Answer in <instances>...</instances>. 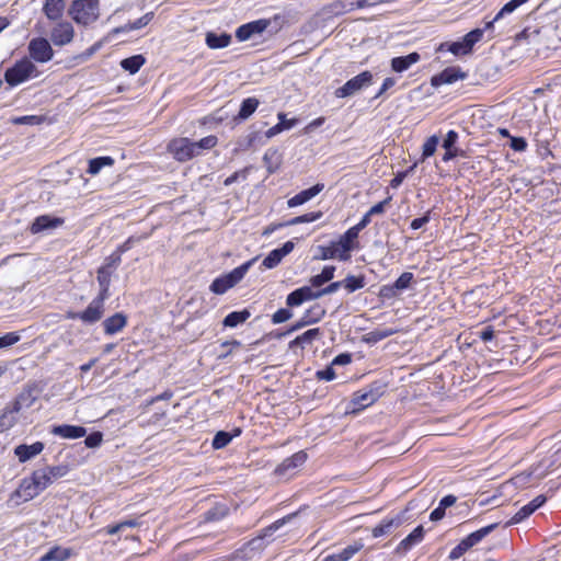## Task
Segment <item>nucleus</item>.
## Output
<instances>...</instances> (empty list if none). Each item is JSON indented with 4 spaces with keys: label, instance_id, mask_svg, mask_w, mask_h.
Masks as SVG:
<instances>
[{
    "label": "nucleus",
    "instance_id": "f257e3e1",
    "mask_svg": "<svg viewBox=\"0 0 561 561\" xmlns=\"http://www.w3.org/2000/svg\"><path fill=\"white\" fill-rule=\"evenodd\" d=\"M217 137L214 135L206 136L198 141H193L187 137H180L172 139L168 146V152L178 162H186L197 156L204 150L214 148L217 145Z\"/></svg>",
    "mask_w": 561,
    "mask_h": 561
},
{
    "label": "nucleus",
    "instance_id": "f03ea898",
    "mask_svg": "<svg viewBox=\"0 0 561 561\" xmlns=\"http://www.w3.org/2000/svg\"><path fill=\"white\" fill-rule=\"evenodd\" d=\"M68 14L77 24L90 25L100 16V2L99 0H73Z\"/></svg>",
    "mask_w": 561,
    "mask_h": 561
},
{
    "label": "nucleus",
    "instance_id": "7ed1b4c3",
    "mask_svg": "<svg viewBox=\"0 0 561 561\" xmlns=\"http://www.w3.org/2000/svg\"><path fill=\"white\" fill-rule=\"evenodd\" d=\"M38 76L39 71L35 64L27 57H23L5 70L4 80L10 87H16Z\"/></svg>",
    "mask_w": 561,
    "mask_h": 561
},
{
    "label": "nucleus",
    "instance_id": "20e7f679",
    "mask_svg": "<svg viewBox=\"0 0 561 561\" xmlns=\"http://www.w3.org/2000/svg\"><path fill=\"white\" fill-rule=\"evenodd\" d=\"M385 386L373 382L364 389L356 391L350 402L348 413H356L374 404L383 393Z\"/></svg>",
    "mask_w": 561,
    "mask_h": 561
},
{
    "label": "nucleus",
    "instance_id": "39448f33",
    "mask_svg": "<svg viewBox=\"0 0 561 561\" xmlns=\"http://www.w3.org/2000/svg\"><path fill=\"white\" fill-rule=\"evenodd\" d=\"M255 259L250 260L240 266L233 268L231 272L219 276L213 280L209 286L211 293L216 295H222L228 291L230 288L236 286L242 278L245 276L249 268L252 266Z\"/></svg>",
    "mask_w": 561,
    "mask_h": 561
},
{
    "label": "nucleus",
    "instance_id": "423d86ee",
    "mask_svg": "<svg viewBox=\"0 0 561 561\" xmlns=\"http://www.w3.org/2000/svg\"><path fill=\"white\" fill-rule=\"evenodd\" d=\"M497 524H491L485 527H482L467 537H465L460 542L451 549L449 552L448 559L451 561L458 560L461 558L467 551H469L472 547L481 542L488 535H490L495 528Z\"/></svg>",
    "mask_w": 561,
    "mask_h": 561
},
{
    "label": "nucleus",
    "instance_id": "0eeeda50",
    "mask_svg": "<svg viewBox=\"0 0 561 561\" xmlns=\"http://www.w3.org/2000/svg\"><path fill=\"white\" fill-rule=\"evenodd\" d=\"M374 82V76L370 71L366 70L359 75L347 80L342 87L334 91V95L339 99L348 98L363 89L371 85Z\"/></svg>",
    "mask_w": 561,
    "mask_h": 561
},
{
    "label": "nucleus",
    "instance_id": "6e6552de",
    "mask_svg": "<svg viewBox=\"0 0 561 561\" xmlns=\"http://www.w3.org/2000/svg\"><path fill=\"white\" fill-rule=\"evenodd\" d=\"M28 59L33 62L46 64L54 58V49L47 38L34 37L27 44Z\"/></svg>",
    "mask_w": 561,
    "mask_h": 561
},
{
    "label": "nucleus",
    "instance_id": "1a4fd4ad",
    "mask_svg": "<svg viewBox=\"0 0 561 561\" xmlns=\"http://www.w3.org/2000/svg\"><path fill=\"white\" fill-rule=\"evenodd\" d=\"M68 472V465L50 466L33 471L35 478L37 479V484L42 486L43 491L51 485L54 481L66 477Z\"/></svg>",
    "mask_w": 561,
    "mask_h": 561
},
{
    "label": "nucleus",
    "instance_id": "9d476101",
    "mask_svg": "<svg viewBox=\"0 0 561 561\" xmlns=\"http://www.w3.org/2000/svg\"><path fill=\"white\" fill-rule=\"evenodd\" d=\"M324 316V308L321 307L320 305H313L309 309H307L301 316V318L296 323L290 325V328H288L287 331L283 333V335L291 334L293 332H296L307 325L317 323L321 321Z\"/></svg>",
    "mask_w": 561,
    "mask_h": 561
},
{
    "label": "nucleus",
    "instance_id": "9b49d317",
    "mask_svg": "<svg viewBox=\"0 0 561 561\" xmlns=\"http://www.w3.org/2000/svg\"><path fill=\"white\" fill-rule=\"evenodd\" d=\"M42 492V486L37 484V479L35 478V474L32 473L30 478H24L20 482L19 488L11 494V500L19 497L22 499L23 502H27Z\"/></svg>",
    "mask_w": 561,
    "mask_h": 561
},
{
    "label": "nucleus",
    "instance_id": "f8f14e48",
    "mask_svg": "<svg viewBox=\"0 0 561 561\" xmlns=\"http://www.w3.org/2000/svg\"><path fill=\"white\" fill-rule=\"evenodd\" d=\"M75 37V28L70 22L60 21L50 31V41L55 46L70 44Z\"/></svg>",
    "mask_w": 561,
    "mask_h": 561
},
{
    "label": "nucleus",
    "instance_id": "ddd939ff",
    "mask_svg": "<svg viewBox=\"0 0 561 561\" xmlns=\"http://www.w3.org/2000/svg\"><path fill=\"white\" fill-rule=\"evenodd\" d=\"M271 24L270 20L260 19L240 25L236 31V37L239 42H245L254 35L262 34Z\"/></svg>",
    "mask_w": 561,
    "mask_h": 561
},
{
    "label": "nucleus",
    "instance_id": "4468645a",
    "mask_svg": "<svg viewBox=\"0 0 561 561\" xmlns=\"http://www.w3.org/2000/svg\"><path fill=\"white\" fill-rule=\"evenodd\" d=\"M65 222V219L61 217H54L50 215H41L34 219L32 225L30 226V232L32 234H37L45 231H50L61 227Z\"/></svg>",
    "mask_w": 561,
    "mask_h": 561
},
{
    "label": "nucleus",
    "instance_id": "2eb2a0df",
    "mask_svg": "<svg viewBox=\"0 0 561 561\" xmlns=\"http://www.w3.org/2000/svg\"><path fill=\"white\" fill-rule=\"evenodd\" d=\"M106 298L96 296L88 305V307L81 311V321L87 324H93L100 321L104 314V302Z\"/></svg>",
    "mask_w": 561,
    "mask_h": 561
},
{
    "label": "nucleus",
    "instance_id": "dca6fc26",
    "mask_svg": "<svg viewBox=\"0 0 561 561\" xmlns=\"http://www.w3.org/2000/svg\"><path fill=\"white\" fill-rule=\"evenodd\" d=\"M358 234L351 228L347 229L337 241H333L340 252V261L350 260V252L356 248V239Z\"/></svg>",
    "mask_w": 561,
    "mask_h": 561
},
{
    "label": "nucleus",
    "instance_id": "f3484780",
    "mask_svg": "<svg viewBox=\"0 0 561 561\" xmlns=\"http://www.w3.org/2000/svg\"><path fill=\"white\" fill-rule=\"evenodd\" d=\"M467 78V73L459 67H447L440 73L434 76L431 80L432 85L439 87L443 84H451L458 80Z\"/></svg>",
    "mask_w": 561,
    "mask_h": 561
},
{
    "label": "nucleus",
    "instance_id": "a211bd4d",
    "mask_svg": "<svg viewBox=\"0 0 561 561\" xmlns=\"http://www.w3.org/2000/svg\"><path fill=\"white\" fill-rule=\"evenodd\" d=\"M295 248L293 241H286L280 248L272 250L263 260L262 265L265 268L276 267L282 260L288 255Z\"/></svg>",
    "mask_w": 561,
    "mask_h": 561
},
{
    "label": "nucleus",
    "instance_id": "6ab92c4d",
    "mask_svg": "<svg viewBox=\"0 0 561 561\" xmlns=\"http://www.w3.org/2000/svg\"><path fill=\"white\" fill-rule=\"evenodd\" d=\"M307 453L299 450L290 457L284 459L282 463L276 467L275 473L277 476H286L289 471L301 467L307 461Z\"/></svg>",
    "mask_w": 561,
    "mask_h": 561
},
{
    "label": "nucleus",
    "instance_id": "aec40b11",
    "mask_svg": "<svg viewBox=\"0 0 561 561\" xmlns=\"http://www.w3.org/2000/svg\"><path fill=\"white\" fill-rule=\"evenodd\" d=\"M320 336L321 330L319 328L309 329L302 334L295 337L293 341H290L288 347L294 352L297 348L304 350L306 346L311 345Z\"/></svg>",
    "mask_w": 561,
    "mask_h": 561
},
{
    "label": "nucleus",
    "instance_id": "412c9836",
    "mask_svg": "<svg viewBox=\"0 0 561 561\" xmlns=\"http://www.w3.org/2000/svg\"><path fill=\"white\" fill-rule=\"evenodd\" d=\"M50 433L61 438L76 439L83 437L87 430L79 425L62 424L53 426Z\"/></svg>",
    "mask_w": 561,
    "mask_h": 561
},
{
    "label": "nucleus",
    "instance_id": "4be33fe9",
    "mask_svg": "<svg viewBox=\"0 0 561 561\" xmlns=\"http://www.w3.org/2000/svg\"><path fill=\"white\" fill-rule=\"evenodd\" d=\"M403 523V516L398 514L392 517L383 518L376 527L373 528L371 534L374 538L381 537L391 533Z\"/></svg>",
    "mask_w": 561,
    "mask_h": 561
},
{
    "label": "nucleus",
    "instance_id": "5701e85b",
    "mask_svg": "<svg viewBox=\"0 0 561 561\" xmlns=\"http://www.w3.org/2000/svg\"><path fill=\"white\" fill-rule=\"evenodd\" d=\"M323 188H324V184L317 183L316 185L311 186L310 188L304 190V191L299 192L298 194H296L295 196H293L291 198H289L287 201V205L290 208L300 206V205L307 203L308 201H310L311 198H313L314 196H317L320 192H322Z\"/></svg>",
    "mask_w": 561,
    "mask_h": 561
},
{
    "label": "nucleus",
    "instance_id": "b1692460",
    "mask_svg": "<svg viewBox=\"0 0 561 561\" xmlns=\"http://www.w3.org/2000/svg\"><path fill=\"white\" fill-rule=\"evenodd\" d=\"M44 450V444L42 442H35L32 445H19L14 449L15 456L20 462H26L34 458Z\"/></svg>",
    "mask_w": 561,
    "mask_h": 561
},
{
    "label": "nucleus",
    "instance_id": "393cba45",
    "mask_svg": "<svg viewBox=\"0 0 561 561\" xmlns=\"http://www.w3.org/2000/svg\"><path fill=\"white\" fill-rule=\"evenodd\" d=\"M126 324L127 317L122 312H116L103 321L104 333L106 335H114L121 332L126 327Z\"/></svg>",
    "mask_w": 561,
    "mask_h": 561
},
{
    "label": "nucleus",
    "instance_id": "a878e982",
    "mask_svg": "<svg viewBox=\"0 0 561 561\" xmlns=\"http://www.w3.org/2000/svg\"><path fill=\"white\" fill-rule=\"evenodd\" d=\"M66 9L65 0H45L43 13L49 21H58L62 18Z\"/></svg>",
    "mask_w": 561,
    "mask_h": 561
},
{
    "label": "nucleus",
    "instance_id": "bb28decb",
    "mask_svg": "<svg viewBox=\"0 0 561 561\" xmlns=\"http://www.w3.org/2000/svg\"><path fill=\"white\" fill-rule=\"evenodd\" d=\"M421 59V56L419 53L413 51L407 56H399L391 59V69L394 72L401 73L407 71L411 66L419 62Z\"/></svg>",
    "mask_w": 561,
    "mask_h": 561
},
{
    "label": "nucleus",
    "instance_id": "cd10ccee",
    "mask_svg": "<svg viewBox=\"0 0 561 561\" xmlns=\"http://www.w3.org/2000/svg\"><path fill=\"white\" fill-rule=\"evenodd\" d=\"M267 545L268 541H263L262 538L256 536L255 538L244 543L239 552L242 553L243 558L252 559L256 554H260L266 548Z\"/></svg>",
    "mask_w": 561,
    "mask_h": 561
},
{
    "label": "nucleus",
    "instance_id": "c85d7f7f",
    "mask_svg": "<svg viewBox=\"0 0 561 561\" xmlns=\"http://www.w3.org/2000/svg\"><path fill=\"white\" fill-rule=\"evenodd\" d=\"M398 332V329L393 328H376L363 335V342L367 344H376Z\"/></svg>",
    "mask_w": 561,
    "mask_h": 561
},
{
    "label": "nucleus",
    "instance_id": "c756f323",
    "mask_svg": "<svg viewBox=\"0 0 561 561\" xmlns=\"http://www.w3.org/2000/svg\"><path fill=\"white\" fill-rule=\"evenodd\" d=\"M112 273L110 268L100 266L96 272V279L100 286L98 296L108 299Z\"/></svg>",
    "mask_w": 561,
    "mask_h": 561
},
{
    "label": "nucleus",
    "instance_id": "7c9ffc66",
    "mask_svg": "<svg viewBox=\"0 0 561 561\" xmlns=\"http://www.w3.org/2000/svg\"><path fill=\"white\" fill-rule=\"evenodd\" d=\"M18 411L8 403L0 414V434L11 430L18 423Z\"/></svg>",
    "mask_w": 561,
    "mask_h": 561
},
{
    "label": "nucleus",
    "instance_id": "2f4dec72",
    "mask_svg": "<svg viewBox=\"0 0 561 561\" xmlns=\"http://www.w3.org/2000/svg\"><path fill=\"white\" fill-rule=\"evenodd\" d=\"M152 18H153V13L152 12L146 13L145 15H142L141 18L137 19L134 22H129V23H127L125 25L115 27L112 31V34L127 33V32H130V31H134V30L142 28V27H145L146 25L149 24V22L152 20Z\"/></svg>",
    "mask_w": 561,
    "mask_h": 561
},
{
    "label": "nucleus",
    "instance_id": "473e14b6",
    "mask_svg": "<svg viewBox=\"0 0 561 561\" xmlns=\"http://www.w3.org/2000/svg\"><path fill=\"white\" fill-rule=\"evenodd\" d=\"M424 538V528L423 526H417L413 529L411 534H409L398 546V550L408 551L415 545L420 543Z\"/></svg>",
    "mask_w": 561,
    "mask_h": 561
},
{
    "label": "nucleus",
    "instance_id": "72a5a7b5",
    "mask_svg": "<svg viewBox=\"0 0 561 561\" xmlns=\"http://www.w3.org/2000/svg\"><path fill=\"white\" fill-rule=\"evenodd\" d=\"M363 548L362 543H354L345 547L337 553L327 556L322 561H348L356 552Z\"/></svg>",
    "mask_w": 561,
    "mask_h": 561
},
{
    "label": "nucleus",
    "instance_id": "f704fd0d",
    "mask_svg": "<svg viewBox=\"0 0 561 561\" xmlns=\"http://www.w3.org/2000/svg\"><path fill=\"white\" fill-rule=\"evenodd\" d=\"M206 44L211 49H219L227 47L231 42V36L227 33L216 34L208 32L206 34Z\"/></svg>",
    "mask_w": 561,
    "mask_h": 561
},
{
    "label": "nucleus",
    "instance_id": "c9c22d12",
    "mask_svg": "<svg viewBox=\"0 0 561 561\" xmlns=\"http://www.w3.org/2000/svg\"><path fill=\"white\" fill-rule=\"evenodd\" d=\"M35 401V397L33 396L32 390H23L20 394L15 397V399L9 404L12 407L14 411L20 412L24 408H30L33 405Z\"/></svg>",
    "mask_w": 561,
    "mask_h": 561
},
{
    "label": "nucleus",
    "instance_id": "e433bc0d",
    "mask_svg": "<svg viewBox=\"0 0 561 561\" xmlns=\"http://www.w3.org/2000/svg\"><path fill=\"white\" fill-rule=\"evenodd\" d=\"M71 556V550L59 546L50 548L39 558V561H66Z\"/></svg>",
    "mask_w": 561,
    "mask_h": 561
},
{
    "label": "nucleus",
    "instance_id": "4c0bfd02",
    "mask_svg": "<svg viewBox=\"0 0 561 561\" xmlns=\"http://www.w3.org/2000/svg\"><path fill=\"white\" fill-rule=\"evenodd\" d=\"M260 102L256 98H247L242 101L236 121L248 119L257 108Z\"/></svg>",
    "mask_w": 561,
    "mask_h": 561
},
{
    "label": "nucleus",
    "instance_id": "58836bf2",
    "mask_svg": "<svg viewBox=\"0 0 561 561\" xmlns=\"http://www.w3.org/2000/svg\"><path fill=\"white\" fill-rule=\"evenodd\" d=\"M251 313L249 310L243 309L240 311H232L228 313L224 319V325L229 328H236L239 324H242L250 318Z\"/></svg>",
    "mask_w": 561,
    "mask_h": 561
},
{
    "label": "nucleus",
    "instance_id": "ea45409f",
    "mask_svg": "<svg viewBox=\"0 0 561 561\" xmlns=\"http://www.w3.org/2000/svg\"><path fill=\"white\" fill-rule=\"evenodd\" d=\"M114 164V159L107 156L96 157L89 161L87 172L91 175H96L104 167H111Z\"/></svg>",
    "mask_w": 561,
    "mask_h": 561
},
{
    "label": "nucleus",
    "instance_id": "a19ab883",
    "mask_svg": "<svg viewBox=\"0 0 561 561\" xmlns=\"http://www.w3.org/2000/svg\"><path fill=\"white\" fill-rule=\"evenodd\" d=\"M146 59L142 55H134L121 61V67L129 73H136L145 64Z\"/></svg>",
    "mask_w": 561,
    "mask_h": 561
},
{
    "label": "nucleus",
    "instance_id": "79ce46f5",
    "mask_svg": "<svg viewBox=\"0 0 561 561\" xmlns=\"http://www.w3.org/2000/svg\"><path fill=\"white\" fill-rule=\"evenodd\" d=\"M291 516L288 515L286 517L275 520L274 523L262 529L259 537L262 538L263 541H268V543L272 542V537L274 533L278 530L280 527H283L286 524V522L289 520Z\"/></svg>",
    "mask_w": 561,
    "mask_h": 561
},
{
    "label": "nucleus",
    "instance_id": "37998d69",
    "mask_svg": "<svg viewBox=\"0 0 561 561\" xmlns=\"http://www.w3.org/2000/svg\"><path fill=\"white\" fill-rule=\"evenodd\" d=\"M342 283L343 287L347 290V293H354L358 289L364 288L366 285L364 275H348L342 280Z\"/></svg>",
    "mask_w": 561,
    "mask_h": 561
},
{
    "label": "nucleus",
    "instance_id": "c03bdc74",
    "mask_svg": "<svg viewBox=\"0 0 561 561\" xmlns=\"http://www.w3.org/2000/svg\"><path fill=\"white\" fill-rule=\"evenodd\" d=\"M335 267L324 266L322 272L310 278L312 287H321L324 283L330 282L334 277Z\"/></svg>",
    "mask_w": 561,
    "mask_h": 561
},
{
    "label": "nucleus",
    "instance_id": "a18cd8bd",
    "mask_svg": "<svg viewBox=\"0 0 561 561\" xmlns=\"http://www.w3.org/2000/svg\"><path fill=\"white\" fill-rule=\"evenodd\" d=\"M319 254L314 256L316 260H330V259H339L340 252L336 249V245L332 241L330 245H319L318 247Z\"/></svg>",
    "mask_w": 561,
    "mask_h": 561
},
{
    "label": "nucleus",
    "instance_id": "49530a36",
    "mask_svg": "<svg viewBox=\"0 0 561 561\" xmlns=\"http://www.w3.org/2000/svg\"><path fill=\"white\" fill-rule=\"evenodd\" d=\"M438 50H448L455 56L468 55L471 51L465 47L463 39L453 43H443L439 45Z\"/></svg>",
    "mask_w": 561,
    "mask_h": 561
},
{
    "label": "nucleus",
    "instance_id": "de8ad7c7",
    "mask_svg": "<svg viewBox=\"0 0 561 561\" xmlns=\"http://www.w3.org/2000/svg\"><path fill=\"white\" fill-rule=\"evenodd\" d=\"M278 119L279 122L276 125L266 130L265 136L267 138H272L277 134L282 133L283 130L293 128L297 123L296 119H290L288 121V125H284V113L278 114Z\"/></svg>",
    "mask_w": 561,
    "mask_h": 561
},
{
    "label": "nucleus",
    "instance_id": "09e8293b",
    "mask_svg": "<svg viewBox=\"0 0 561 561\" xmlns=\"http://www.w3.org/2000/svg\"><path fill=\"white\" fill-rule=\"evenodd\" d=\"M139 525L138 519L136 518H129L126 520H123L121 523H117L115 525H108L106 526L105 530L108 535H116L122 531H124L126 528H133Z\"/></svg>",
    "mask_w": 561,
    "mask_h": 561
},
{
    "label": "nucleus",
    "instance_id": "8fccbe9b",
    "mask_svg": "<svg viewBox=\"0 0 561 561\" xmlns=\"http://www.w3.org/2000/svg\"><path fill=\"white\" fill-rule=\"evenodd\" d=\"M529 0H511L505 3L502 9L495 14V20H501L504 16L513 13L517 8L527 3Z\"/></svg>",
    "mask_w": 561,
    "mask_h": 561
},
{
    "label": "nucleus",
    "instance_id": "3c124183",
    "mask_svg": "<svg viewBox=\"0 0 561 561\" xmlns=\"http://www.w3.org/2000/svg\"><path fill=\"white\" fill-rule=\"evenodd\" d=\"M484 30L482 28H474L467 33L462 39L465 43V47H467L470 51L472 50V47L482 39Z\"/></svg>",
    "mask_w": 561,
    "mask_h": 561
},
{
    "label": "nucleus",
    "instance_id": "603ef678",
    "mask_svg": "<svg viewBox=\"0 0 561 561\" xmlns=\"http://www.w3.org/2000/svg\"><path fill=\"white\" fill-rule=\"evenodd\" d=\"M438 142H439V138L436 135H433L426 139V141L423 145V150H422V160L423 161L425 159L432 157L435 153Z\"/></svg>",
    "mask_w": 561,
    "mask_h": 561
},
{
    "label": "nucleus",
    "instance_id": "864d4df0",
    "mask_svg": "<svg viewBox=\"0 0 561 561\" xmlns=\"http://www.w3.org/2000/svg\"><path fill=\"white\" fill-rule=\"evenodd\" d=\"M414 279V275L411 272H404L402 273L392 285L398 289L400 293L408 289L412 282Z\"/></svg>",
    "mask_w": 561,
    "mask_h": 561
},
{
    "label": "nucleus",
    "instance_id": "5fc2aeb1",
    "mask_svg": "<svg viewBox=\"0 0 561 561\" xmlns=\"http://www.w3.org/2000/svg\"><path fill=\"white\" fill-rule=\"evenodd\" d=\"M321 217H322L321 211H312V213H308V214H305L301 216L294 217L286 225L294 226V225H299V224H305V222H312V221L320 219Z\"/></svg>",
    "mask_w": 561,
    "mask_h": 561
},
{
    "label": "nucleus",
    "instance_id": "6e6d98bb",
    "mask_svg": "<svg viewBox=\"0 0 561 561\" xmlns=\"http://www.w3.org/2000/svg\"><path fill=\"white\" fill-rule=\"evenodd\" d=\"M232 439V435L228 432L220 431L213 438V447L221 449L226 447Z\"/></svg>",
    "mask_w": 561,
    "mask_h": 561
},
{
    "label": "nucleus",
    "instance_id": "4d7b16f0",
    "mask_svg": "<svg viewBox=\"0 0 561 561\" xmlns=\"http://www.w3.org/2000/svg\"><path fill=\"white\" fill-rule=\"evenodd\" d=\"M400 295V291L396 289L392 284L382 285L379 289L378 296L382 300H391L397 298Z\"/></svg>",
    "mask_w": 561,
    "mask_h": 561
},
{
    "label": "nucleus",
    "instance_id": "13d9d810",
    "mask_svg": "<svg viewBox=\"0 0 561 561\" xmlns=\"http://www.w3.org/2000/svg\"><path fill=\"white\" fill-rule=\"evenodd\" d=\"M534 512V508L529 504H526L514 514L510 524H518L529 517Z\"/></svg>",
    "mask_w": 561,
    "mask_h": 561
},
{
    "label": "nucleus",
    "instance_id": "bf43d9fd",
    "mask_svg": "<svg viewBox=\"0 0 561 561\" xmlns=\"http://www.w3.org/2000/svg\"><path fill=\"white\" fill-rule=\"evenodd\" d=\"M21 336L18 332H9L0 336V348L9 347L20 341Z\"/></svg>",
    "mask_w": 561,
    "mask_h": 561
},
{
    "label": "nucleus",
    "instance_id": "052dcab7",
    "mask_svg": "<svg viewBox=\"0 0 561 561\" xmlns=\"http://www.w3.org/2000/svg\"><path fill=\"white\" fill-rule=\"evenodd\" d=\"M355 3L356 0H339L337 2L334 3V9L339 13L351 12L358 9L357 7H355Z\"/></svg>",
    "mask_w": 561,
    "mask_h": 561
},
{
    "label": "nucleus",
    "instance_id": "680f3d73",
    "mask_svg": "<svg viewBox=\"0 0 561 561\" xmlns=\"http://www.w3.org/2000/svg\"><path fill=\"white\" fill-rule=\"evenodd\" d=\"M293 317V312L289 309L280 308L272 316V322L274 324L283 323Z\"/></svg>",
    "mask_w": 561,
    "mask_h": 561
},
{
    "label": "nucleus",
    "instance_id": "e2e57ef3",
    "mask_svg": "<svg viewBox=\"0 0 561 561\" xmlns=\"http://www.w3.org/2000/svg\"><path fill=\"white\" fill-rule=\"evenodd\" d=\"M42 122V118L36 115L19 116L12 119L15 125H37Z\"/></svg>",
    "mask_w": 561,
    "mask_h": 561
},
{
    "label": "nucleus",
    "instance_id": "0e129e2a",
    "mask_svg": "<svg viewBox=\"0 0 561 561\" xmlns=\"http://www.w3.org/2000/svg\"><path fill=\"white\" fill-rule=\"evenodd\" d=\"M305 302L304 297L299 290V288L291 291L287 298L286 304L288 307H298Z\"/></svg>",
    "mask_w": 561,
    "mask_h": 561
},
{
    "label": "nucleus",
    "instance_id": "69168bd1",
    "mask_svg": "<svg viewBox=\"0 0 561 561\" xmlns=\"http://www.w3.org/2000/svg\"><path fill=\"white\" fill-rule=\"evenodd\" d=\"M392 196H388L383 201L377 203L368 210V216L381 215L385 213L386 207L390 204Z\"/></svg>",
    "mask_w": 561,
    "mask_h": 561
},
{
    "label": "nucleus",
    "instance_id": "338daca9",
    "mask_svg": "<svg viewBox=\"0 0 561 561\" xmlns=\"http://www.w3.org/2000/svg\"><path fill=\"white\" fill-rule=\"evenodd\" d=\"M103 435L101 432H93L85 437L84 444L89 448H95L101 445Z\"/></svg>",
    "mask_w": 561,
    "mask_h": 561
},
{
    "label": "nucleus",
    "instance_id": "774afa93",
    "mask_svg": "<svg viewBox=\"0 0 561 561\" xmlns=\"http://www.w3.org/2000/svg\"><path fill=\"white\" fill-rule=\"evenodd\" d=\"M247 176H248V168L236 171L233 174H231L224 181V185L229 186V185L238 182L239 180L244 181L247 179Z\"/></svg>",
    "mask_w": 561,
    "mask_h": 561
}]
</instances>
